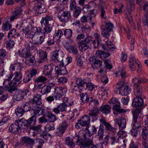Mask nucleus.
Here are the masks:
<instances>
[{
	"label": "nucleus",
	"mask_w": 148,
	"mask_h": 148,
	"mask_svg": "<svg viewBox=\"0 0 148 148\" xmlns=\"http://www.w3.org/2000/svg\"><path fill=\"white\" fill-rule=\"evenodd\" d=\"M140 81L139 80L135 78L133 79L132 82L134 84V94L136 97H145L143 95L141 86L139 85L138 83Z\"/></svg>",
	"instance_id": "7"
},
{
	"label": "nucleus",
	"mask_w": 148,
	"mask_h": 148,
	"mask_svg": "<svg viewBox=\"0 0 148 148\" xmlns=\"http://www.w3.org/2000/svg\"><path fill=\"white\" fill-rule=\"evenodd\" d=\"M52 86L49 85H45L42 88V90L40 91V92L42 95L47 94L49 93L51 90Z\"/></svg>",
	"instance_id": "35"
},
{
	"label": "nucleus",
	"mask_w": 148,
	"mask_h": 148,
	"mask_svg": "<svg viewBox=\"0 0 148 148\" xmlns=\"http://www.w3.org/2000/svg\"><path fill=\"white\" fill-rule=\"evenodd\" d=\"M99 110L102 113L105 114H108L111 112L110 106L108 104L101 106Z\"/></svg>",
	"instance_id": "32"
},
{
	"label": "nucleus",
	"mask_w": 148,
	"mask_h": 148,
	"mask_svg": "<svg viewBox=\"0 0 148 148\" xmlns=\"http://www.w3.org/2000/svg\"><path fill=\"white\" fill-rule=\"evenodd\" d=\"M21 106L25 112L30 111L31 109L29 103L28 102L25 101L22 102L21 104Z\"/></svg>",
	"instance_id": "41"
},
{
	"label": "nucleus",
	"mask_w": 148,
	"mask_h": 148,
	"mask_svg": "<svg viewBox=\"0 0 148 148\" xmlns=\"http://www.w3.org/2000/svg\"><path fill=\"white\" fill-rule=\"evenodd\" d=\"M11 28V25L8 22H5L2 27V30L5 31H8Z\"/></svg>",
	"instance_id": "59"
},
{
	"label": "nucleus",
	"mask_w": 148,
	"mask_h": 148,
	"mask_svg": "<svg viewBox=\"0 0 148 148\" xmlns=\"http://www.w3.org/2000/svg\"><path fill=\"white\" fill-rule=\"evenodd\" d=\"M39 58L38 62L41 63L45 61L47 59V52L42 49L39 50Z\"/></svg>",
	"instance_id": "23"
},
{
	"label": "nucleus",
	"mask_w": 148,
	"mask_h": 148,
	"mask_svg": "<svg viewBox=\"0 0 148 148\" xmlns=\"http://www.w3.org/2000/svg\"><path fill=\"white\" fill-rule=\"evenodd\" d=\"M5 89L10 94H15L17 91L18 90L17 88L13 86L9 87L8 88Z\"/></svg>",
	"instance_id": "61"
},
{
	"label": "nucleus",
	"mask_w": 148,
	"mask_h": 148,
	"mask_svg": "<svg viewBox=\"0 0 148 148\" xmlns=\"http://www.w3.org/2000/svg\"><path fill=\"white\" fill-rule=\"evenodd\" d=\"M67 64H65L64 62H62V63L60 64L59 66H55V71L57 75H64L67 74V70L65 66Z\"/></svg>",
	"instance_id": "12"
},
{
	"label": "nucleus",
	"mask_w": 148,
	"mask_h": 148,
	"mask_svg": "<svg viewBox=\"0 0 148 148\" xmlns=\"http://www.w3.org/2000/svg\"><path fill=\"white\" fill-rule=\"evenodd\" d=\"M24 33L25 34V36L28 39H31L32 41L33 40V38L34 36V31H30V30Z\"/></svg>",
	"instance_id": "54"
},
{
	"label": "nucleus",
	"mask_w": 148,
	"mask_h": 148,
	"mask_svg": "<svg viewBox=\"0 0 148 148\" xmlns=\"http://www.w3.org/2000/svg\"><path fill=\"white\" fill-rule=\"evenodd\" d=\"M23 140L24 143L27 145H33L34 144V141L33 140L29 138L24 137Z\"/></svg>",
	"instance_id": "55"
},
{
	"label": "nucleus",
	"mask_w": 148,
	"mask_h": 148,
	"mask_svg": "<svg viewBox=\"0 0 148 148\" xmlns=\"http://www.w3.org/2000/svg\"><path fill=\"white\" fill-rule=\"evenodd\" d=\"M64 144L71 148L74 147L75 146L73 139L69 137L66 138Z\"/></svg>",
	"instance_id": "34"
},
{
	"label": "nucleus",
	"mask_w": 148,
	"mask_h": 148,
	"mask_svg": "<svg viewBox=\"0 0 148 148\" xmlns=\"http://www.w3.org/2000/svg\"><path fill=\"white\" fill-rule=\"evenodd\" d=\"M35 61V59L33 56H30L25 58V62L26 64L29 65L31 63L32 64Z\"/></svg>",
	"instance_id": "58"
},
{
	"label": "nucleus",
	"mask_w": 148,
	"mask_h": 148,
	"mask_svg": "<svg viewBox=\"0 0 148 148\" xmlns=\"http://www.w3.org/2000/svg\"><path fill=\"white\" fill-rule=\"evenodd\" d=\"M20 28H22V30L23 31L24 33L29 30V23L26 21L22 22Z\"/></svg>",
	"instance_id": "44"
},
{
	"label": "nucleus",
	"mask_w": 148,
	"mask_h": 148,
	"mask_svg": "<svg viewBox=\"0 0 148 148\" xmlns=\"http://www.w3.org/2000/svg\"><path fill=\"white\" fill-rule=\"evenodd\" d=\"M40 136L46 140H47L51 138V135L45 131L42 132L40 134Z\"/></svg>",
	"instance_id": "56"
},
{
	"label": "nucleus",
	"mask_w": 148,
	"mask_h": 148,
	"mask_svg": "<svg viewBox=\"0 0 148 148\" xmlns=\"http://www.w3.org/2000/svg\"><path fill=\"white\" fill-rule=\"evenodd\" d=\"M55 67V66L53 64L45 65L43 71L44 74L46 76L51 75L52 72Z\"/></svg>",
	"instance_id": "19"
},
{
	"label": "nucleus",
	"mask_w": 148,
	"mask_h": 148,
	"mask_svg": "<svg viewBox=\"0 0 148 148\" xmlns=\"http://www.w3.org/2000/svg\"><path fill=\"white\" fill-rule=\"evenodd\" d=\"M113 27V24L110 22L106 23L105 26L103 25L101 26V34L103 37L108 38L110 35V32L112 31Z\"/></svg>",
	"instance_id": "4"
},
{
	"label": "nucleus",
	"mask_w": 148,
	"mask_h": 148,
	"mask_svg": "<svg viewBox=\"0 0 148 148\" xmlns=\"http://www.w3.org/2000/svg\"><path fill=\"white\" fill-rule=\"evenodd\" d=\"M34 10L38 13L41 14L46 11V9L43 4L40 2L35 4L34 8Z\"/></svg>",
	"instance_id": "22"
},
{
	"label": "nucleus",
	"mask_w": 148,
	"mask_h": 148,
	"mask_svg": "<svg viewBox=\"0 0 148 148\" xmlns=\"http://www.w3.org/2000/svg\"><path fill=\"white\" fill-rule=\"evenodd\" d=\"M20 28H22V30L23 31L24 33L29 30V23L26 21L22 22Z\"/></svg>",
	"instance_id": "43"
},
{
	"label": "nucleus",
	"mask_w": 148,
	"mask_h": 148,
	"mask_svg": "<svg viewBox=\"0 0 148 148\" xmlns=\"http://www.w3.org/2000/svg\"><path fill=\"white\" fill-rule=\"evenodd\" d=\"M24 94V92L18 90L15 93V98L17 101H19L23 98Z\"/></svg>",
	"instance_id": "42"
},
{
	"label": "nucleus",
	"mask_w": 148,
	"mask_h": 148,
	"mask_svg": "<svg viewBox=\"0 0 148 148\" xmlns=\"http://www.w3.org/2000/svg\"><path fill=\"white\" fill-rule=\"evenodd\" d=\"M104 127L102 124L100 125L99 128L98 132V136L99 137V138L100 140H102L104 135Z\"/></svg>",
	"instance_id": "48"
},
{
	"label": "nucleus",
	"mask_w": 148,
	"mask_h": 148,
	"mask_svg": "<svg viewBox=\"0 0 148 148\" xmlns=\"http://www.w3.org/2000/svg\"><path fill=\"white\" fill-rule=\"evenodd\" d=\"M65 49L70 53L73 54L77 55L78 52L77 49L76 45H72L69 46V47H65Z\"/></svg>",
	"instance_id": "33"
},
{
	"label": "nucleus",
	"mask_w": 148,
	"mask_h": 148,
	"mask_svg": "<svg viewBox=\"0 0 148 148\" xmlns=\"http://www.w3.org/2000/svg\"><path fill=\"white\" fill-rule=\"evenodd\" d=\"M115 121V123L118 124L120 130H122L125 127L126 121L124 118L121 117L117 118Z\"/></svg>",
	"instance_id": "18"
},
{
	"label": "nucleus",
	"mask_w": 148,
	"mask_h": 148,
	"mask_svg": "<svg viewBox=\"0 0 148 148\" xmlns=\"http://www.w3.org/2000/svg\"><path fill=\"white\" fill-rule=\"evenodd\" d=\"M106 43L107 47H108L109 51L112 52L116 49L115 47L111 41H106Z\"/></svg>",
	"instance_id": "50"
},
{
	"label": "nucleus",
	"mask_w": 148,
	"mask_h": 148,
	"mask_svg": "<svg viewBox=\"0 0 148 148\" xmlns=\"http://www.w3.org/2000/svg\"><path fill=\"white\" fill-rule=\"evenodd\" d=\"M67 91V89L62 87H59L55 88L53 96L56 100H59Z\"/></svg>",
	"instance_id": "13"
},
{
	"label": "nucleus",
	"mask_w": 148,
	"mask_h": 148,
	"mask_svg": "<svg viewBox=\"0 0 148 148\" xmlns=\"http://www.w3.org/2000/svg\"><path fill=\"white\" fill-rule=\"evenodd\" d=\"M33 114L34 115L30 117L27 120V124L31 126H33L36 124V117L39 116L43 114L45 112V109L41 107L37 109L33 110Z\"/></svg>",
	"instance_id": "3"
},
{
	"label": "nucleus",
	"mask_w": 148,
	"mask_h": 148,
	"mask_svg": "<svg viewBox=\"0 0 148 148\" xmlns=\"http://www.w3.org/2000/svg\"><path fill=\"white\" fill-rule=\"evenodd\" d=\"M53 24H44L45 27L44 28V31L42 33L44 35L46 33H49L52 30V25Z\"/></svg>",
	"instance_id": "47"
},
{
	"label": "nucleus",
	"mask_w": 148,
	"mask_h": 148,
	"mask_svg": "<svg viewBox=\"0 0 148 148\" xmlns=\"http://www.w3.org/2000/svg\"><path fill=\"white\" fill-rule=\"evenodd\" d=\"M22 11L21 8H18L15 9L12 16L10 17L11 21H14L15 19L17 18L18 16L21 14Z\"/></svg>",
	"instance_id": "31"
},
{
	"label": "nucleus",
	"mask_w": 148,
	"mask_h": 148,
	"mask_svg": "<svg viewBox=\"0 0 148 148\" xmlns=\"http://www.w3.org/2000/svg\"><path fill=\"white\" fill-rule=\"evenodd\" d=\"M63 35V32L61 30L59 29L56 31L54 35V37L56 38L57 40L60 39Z\"/></svg>",
	"instance_id": "57"
},
{
	"label": "nucleus",
	"mask_w": 148,
	"mask_h": 148,
	"mask_svg": "<svg viewBox=\"0 0 148 148\" xmlns=\"http://www.w3.org/2000/svg\"><path fill=\"white\" fill-rule=\"evenodd\" d=\"M25 46L26 49L28 50L33 49L35 47L34 44L32 43L31 42H27L25 43Z\"/></svg>",
	"instance_id": "62"
},
{
	"label": "nucleus",
	"mask_w": 148,
	"mask_h": 148,
	"mask_svg": "<svg viewBox=\"0 0 148 148\" xmlns=\"http://www.w3.org/2000/svg\"><path fill=\"white\" fill-rule=\"evenodd\" d=\"M79 125L82 126H88L90 123V118L88 116H84L82 117L81 119L78 120Z\"/></svg>",
	"instance_id": "25"
},
{
	"label": "nucleus",
	"mask_w": 148,
	"mask_h": 148,
	"mask_svg": "<svg viewBox=\"0 0 148 148\" xmlns=\"http://www.w3.org/2000/svg\"><path fill=\"white\" fill-rule=\"evenodd\" d=\"M15 44L14 40L10 39L7 40L6 42V47L8 49L12 48Z\"/></svg>",
	"instance_id": "51"
},
{
	"label": "nucleus",
	"mask_w": 148,
	"mask_h": 148,
	"mask_svg": "<svg viewBox=\"0 0 148 148\" xmlns=\"http://www.w3.org/2000/svg\"><path fill=\"white\" fill-rule=\"evenodd\" d=\"M23 119L16 120L14 123L11 124L9 128V131L13 133H17L20 132L21 129L25 128L26 124L23 122Z\"/></svg>",
	"instance_id": "2"
},
{
	"label": "nucleus",
	"mask_w": 148,
	"mask_h": 148,
	"mask_svg": "<svg viewBox=\"0 0 148 148\" xmlns=\"http://www.w3.org/2000/svg\"><path fill=\"white\" fill-rule=\"evenodd\" d=\"M82 136L84 138V141H83L82 138L79 137V136H76L77 140L76 142V143L82 147L83 144H88L92 143L93 137L92 135L87 132V130L85 129V130L83 132Z\"/></svg>",
	"instance_id": "1"
},
{
	"label": "nucleus",
	"mask_w": 148,
	"mask_h": 148,
	"mask_svg": "<svg viewBox=\"0 0 148 148\" xmlns=\"http://www.w3.org/2000/svg\"><path fill=\"white\" fill-rule=\"evenodd\" d=\"M116 88L119 90V93L122 95H127L131 92V89L127 86L123 85V82L120 81L116 86Z\"/></svg>",
	"instance_id": "8"
},
{
	"label": "nucleus",
	"mask_w": 148,
	"mask_h": 148,
	"mask_svg": "<svg viewBox=\"0 0 148 148\" xmlns=\"http://www.w3.org/2000/svg\"><path fill=\"white\" fill-rule=\"evenodd\" d=\"M111 102L113 106V109L115 110L113 112L114 115L126 112L124 110L121 108L120 102L117 99L115 98H112L111 99Z\"/></svg>",
	"instance_id": "10"
},
{
	"label": "nucleus",
	"mask_w": 148,
	"mask_h": 148,
	"mask_svg": "<svg viewBox=\"0 0 148 148\" xmlns=\"http://www.w3.org/2000/svg\"><path fill=\"white\" fill-rule=\"evenodd\" d=\"M22 65V64L21 63H15L11 66L10 69L12 71H14L16 69V71H21Z\"/></svg>",
	"instance_id": "37"
},
{
	"label": "nucleus",
	"mask_w": 148,
	"mask_h": 148,
	"mask_svg": "<svg viewBox=\"0 0 148 148\" xmlns=\"http://www.w3.org/2000/svg\"><path fill=\"white\" fill-rule=\"evenodd\" d=\"M142 135L143 139L142 145L145 148H148V126L143 128Z\"/></svg>",
	"instance_id": "14"
},
{
	"label": "nucleus",
	"mask_w": 148,
	"mask_h": 148,
	"mask_svg": "<svg viewBox=\"0 0 148 148\" xmlns=\"http://www.w3.org/2000/svg\"><path fill=\"white\" fill-rule=\"evenodd\" d=\"M90 79L88 77L86 78L85 79L82 80L81 79L78 78L76 80V83L81 88H82L85 85L88 84V81H90Z\"/></svg>",
	"instance_id": "30"
},
{
	"label": "nucleus",
	"mask_w": 148,
	"mask_h": 148,
	"mask_svg": "<svg viewBox=\"0 0 148 148\" xmlns=\"http://www.w3.org/2000/svg\"><path fill=\"white\" fill-rule=\"evenodd\" d=\"M42 95L40 94H36L35 95L32 99H30V102L33 104V107L34 108H33L34 109H37L40 108L42 107L44 108L40 105L42 104V100L41 99Z\"/></svg>",
	"instance_id": "6"
},
{
	"label": "nucleus",
	"mask_w": 148,
	"mask_h": 148,
	"mask_svg": "<svg viewBox=\"0 0 148 148\" xmlns=\"http://www.w3.org/2000/svg\"><path fill=\"white\" fill-rule=\"evenodd\" d=\"M80 148H103V145L99 144L95 146L93 145L92 142V143L88 144H83L82 147Z\"/></svg>",
	"instance_id": "36"
},
{
	"label": "nucleus",
	"mask_w": 148,
	"mask_h": 148,
	"mask_svg": "<svg viewBox=\"0 0 148 148\" xmlns=\"http://www.w3.org/2000/svg\"><path fill=\"white\" fill-rule=\"evenodd\" d=\"M143 10L147 13L145 14L143 18V23L144 25H147L148 28V3L146 1H143L142 4Z\"/></svg>",
	"instance_id": "16"
},
{
	"label": "nucleus",
	"mask_w": 148,
	"mask_h": 148,
	"mask_svg": "<svg viewBox=\"0 0 148 148\" xmlns=\"http://www.w3.org/2000/svg\"><path fill=\"white\" fill-rule=\"evenodd\" d=\"M13 74L12 73L6 75L7 78L4 79L3 83V87L6 88L12 86V78Z\"/></svg>",
	"instance_id": "20"
},
{
	"label": "nucleus",
	"mask_w": 148,
	"mask_h": 148,
	"mask_svg": "<svg viewBox=\"0 0 148 148\" xmlns=\"http://www.w3.org/2000/svg\"><path fill=\"white\" fill-rule=\"evenodd\" d=\"M96 54L97 57L102 59L107 58L110 55L109 53L101 51H97Z\"/></svg>",
	"instance_id": "40"
},
{
	"label": "nucleus",
	"mask_w": 148,
	"mask_h": 148,
	"mask_svg": "<svg viewBox=\"0 0 148 148\" xmlns=\"http://www.w3.org/2000/svg\"><path fill=\"white\" fill-rule=\"evenodd\" d=\"M103 123L106 129L110 131L111 133H112L113 135H114L115 134L116 129L113 127L110 124L104 121L103 122Z\"/></svg>",
	"instance_id": "39"
},
{
	"label": "nucleus",
	"mask_w": 148,
	"mask_h": 148,
	"mask_svg": "<svg viewBox=\"0 0 148 148\" xmlns=\"http://www.w3.org/2000/svg\"><path fill=\"white\" fill-rule=\"evenodd\" d=\"M81 12V10L80 8H77L75 10L73 13V16L74 17L77 18L80 15Z\"/></svg>",
	"instance_id": "64"
},
{
	"label": "nucleus",
	"mask_w": 148,
	"mask_h": 148,
	"mask_svg": "<svg viewBox=\"0 0 148 148\" xmlns=\"http://www.w3.org/2000/svg\"><path fill=\"white\" fill-rule=\"evenodd\" d=\"M64 55L63 52L62 51L58 50L53 53L52 58L56 62L61 63L62 62H64L63 59Z\"/></svg>",
	"instance_id": "11"
},
{
	"label": "nucleus",
	"mask_w": 148,
	"mask_h": 148,
	"mask_svg": "<svg viewBox=\"0 0 148 148\" xmlns=\"http://www.w3.org/2000/svg\"><path fill=\"white\" fill-rule=\"evenodd\" d=\"M89 60L92 64V66L94 69H98L101 67L102 63L101 61L95 57H92L90 58Z\"/></svg>",
	"instance_id": "17"
},
{
	"label": "nucleus",
	"mask_w": 148,
	"mask_h": 148,
	"mask_svg": "<svg viewBox=\"0 0 148 148\" xmlns=\"http://www.w3.org/2000/svg\"><path fill=\"white\" fill-rule=\"evenodd\" d=\"M25 112L21 106L16 108L15 110V113L18 117L22 116Z\"/></svg>",
	"instance_id": "45"
},
{
	"label": "nucleus",
	"mask_w": 148,
	"mask_h": 148,
	"mask_svg": "<svg viewBox=\"0 0 148 148\" xmlns=\"http://www.w3.org/2000/svg\"><path fill=\"white\" fill-rule=\"evenodd\" d=\"M67 104H65L64 103H62L58 106V108L60 112L66 111L69 112L70 110V106L71 103Z\"/></svg>",
	"instance_id": "28"
},
{
	"label": "nucleus",
	"mask_w": 148,
	"mask_h": 148,
	"mask_svg": "<svg viewBox=\"0 0 148 148\" xmlns=\"http://www.w3.org/2000/svg\"><path fill=\"white\" fill-rule=\"evenodd\" d=\"M67 126L66 121H63L56 130V135L58 136H62L67 128Z\"/></svg>",
	"instance_id": "15"
},
{
	"label": "nucleus",
	"mask_w": 148,
	"mask_h": 148,
	"mask_svg": "<svg viewBox=\"0 0 148 148\" xmlns=\"http://www.w3.org/2000/svg\"><path fill=\"white\" fill-rule=\"evenodd\" d=\"M86 129L87 130V132H88L92 135L95 134L97 132V128L94 126L90 127H87Z\"/></svg>",
	"instance_id": "52"
},
{
	"label": "nucleus",
	"mask_w": 148,
	"mask_h": 148,
	"mask_svg": "<svg viewBox=\"0 0 148 148\" xmlns=\"http://www.w3.org/2000/svg\"><path fill=\"white\" fill-rule=\"evenodd\" d=\"M129 63L130 68L132 71L135 70L136 68V64H138V62L133 56H130Z\"/></svg>",
	"instance_id": "29"
},
{
	"label": "nucleus",
	"mask_w": 148,
	"mask_h": 148,
	"mask_svg": "<svg viewBox=\"0 0 148 148\" xmlns=\"http://www.w3.org/2000/svg\"><path fill=\"white\" fill-rule=\"evenodd\" d=\"M103 123L106 129L110 131L111 133H112L113 135H114L115 134L116 129L113 127L110 124L104 121L103 122Z\"/></svg>",
	"instance_id": "38"
},
{
	"label": "nucleus",
	"mask_w": 148,
	"mask_h": 148,
	"mask_svg": "<svg viewBox=\"0 0 148 148\" xmlns=\"http://www.w3.org/2000/svg\"><path fill=\"white\" fill-rule=\"evenodd\" d=\"M140 112V110L138 109H136L133 112V123H138L137 119Z\"/></svg>",
	"instance_id": "49"
},
{
	"label": "nucleus",
	"mask_w": 148,
	"mask_h": 148,
	"mask_svg": "<svg viewBox=\"0 0 148 148\" xmlns=\"http://www.w3.org/2000/svg\"><path fill=\"white\" fill-rule=\"evenodd\" d=\"M132 124H133V126L130 131V133L132 136L136 137L138 134V128L140 126L138 123L133 122Z\"/></svg>",
	"instance_id": "26"
},
{
	"label": "nucleus",
	"mask_w": 148,
	"mask_h": 148,
	"mask_svg": "<svg viewBox=\"0 0 148 148\" xmlns=\"http://www.w3.org/2000/svg\"><path fill=\"white\" fill-rule=\"evenodd\" d=\"M143 97H136L134 98L132 103L133 107L138 108L141 107L143 104Z\"/></svg>",
	"instance_id": "21"
},
{
	"label": "nucleus",
	"mask_w": 148,
	"mask_h": 148,
	"mask_svg": "<svg viewBox=\"0 0 148 148\" xmlns=\"http://www.w3.org/2000/svg\"><path fill=\"white\" fill-rule=\"evenodd\" d=\"M58 17L61 22L65 23L71 19L72 16L70 11L60 10L58 12Z\"/></svg>",
	"instance_id": "5"
},
{
	"label": "nucleus",
	"mask_w": 148,
	"mask_h": 148,
	"mask_svg": "<svg viewBox=\"0 0 148 148\" xmlns=\"http://www.w3.org/2000/svg\"><path fill=\"white\" fill-rule=\"evenodd\" d=\"M32 56L29 50L25 49L22 52L21 57H24L25 58L30 56Z\"/></svg>",
	"instance_id": "60"
},
{
	"label": "nucleus",
	"mask_w": 148,
	"mask_h": 148,
	"mask_svg": "<svg viewBox=\"0 0 148 148\" xmlns=\"http://www.w3.org/2000/svg\"><path fill=\"white\" fill-rule=\"evenodd\" d=\"M48 120L49 122H54L57 120V118L55 115L52 113H49L47 115Z\"/></svg>",
	"instance_id": "63"
},
{
	"label": "nucleus",
	"mask_w": 148,
	"mask_h": 148,
	"mask_svg": "<svg viewBox=\"0 0 148 148\" xmlns=\"http://www.w3.org/2000/svg\"><path fill=\"white\" fill-rule=\"evenodd\" d=\"M117 133V136L119 138L118 139V140H119V139H122L124 137H125L127 135V132L124 131L122 130H120Z\"/></svg>",
	"instance_id": "53"
},
{
	"label": "nucleus",
	"mask_w": 148,
	"mask_h": 148,
	"mask_svg": "<svg viewBox=\"0 0 148 148\" xmlns=\"http://www.w3.org/2000/svg\"><path fill=\"white\" fill-rule=\"evenodd\" d=\"M91 37L90 36H87L84 40H79L78 42L79 48L81 51H85L90 48L89 43Z\"/></svg>",
	"instance_id": "9"
},
{
	"label": "nucleus",
	"mask_w": 148,
	"mask_h": 148,
	"mask_svg": "<svg viewBox=\"0 0 148 148\" xmlns=\"http://www.w3.org/2000/svg\"><path fill=\"white\" fill-rule=\"evenodd\" d=\"M53 20L52 17L48 15H46L45 16L42 17L40 23L42 25L44 24H53Z\"/></svg>",
	"instance_id": "27"
},
{
	"label": "nucleus",
	"mask_w": 148,
	"mask_h": 148,
	"mask_svg": "<svg viewBox=\"0 0 148 148\" xmlns=\"http://www.w3.org/2000/svg\"><path fill=\"white\" fill-rule=\"evenodd\" d=\"M45 38L44 35L40 36L38 34H35L32 41L34 44L40 45L44 42Z\"/></svg>",
	"instance_id": "24"
},
{
	"label": "nucleus",
	"mask_w": 148,
	"mask_h": 148,
	"mask_svg": "<svg viewBox=\"0 0 148 148\" xmlns=\"http://www.w3.org/2000/svg\"><path fill=\"white\" fill-rule=\"evenodd\" d=\"M99 112V109L98 107H95L89 111V114L91 116H95L98 115Z\"/></svg>",
	"instance_id": "46"
}]
</instances>
